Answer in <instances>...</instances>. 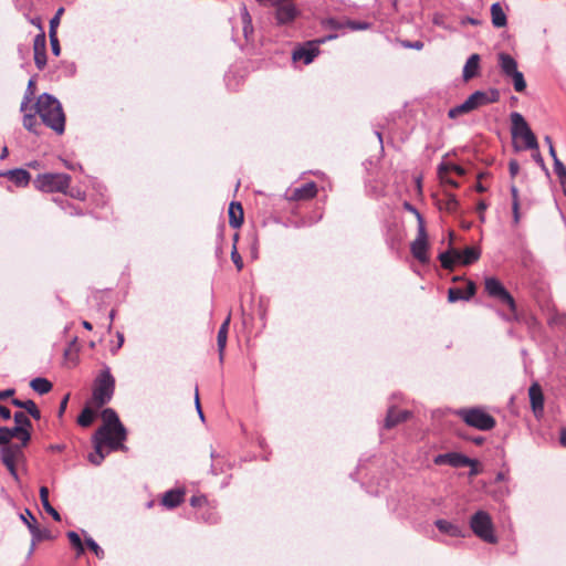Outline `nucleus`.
<instances>
[{"mask_svg": "<svg viewBox=\"0 0 566 566\" xmlns=\"http://www.w3.org/2000/svg\"><path fill=\"white\" fill-rule=\"evenodd\" d=\"M50 42H51V50H52V53H53L55 56H59V55H60V53H61V48H60V43H59L57 35H54L53 38H50Z\"/></svg>", "mask_w": 566, "mask_h": 566, "instance_id": "48", "label": "nucleus"}, {"mask_svg": "<svg viewBox=\"0 0 566 566\" xmlns=\"http://www.w3.org/2000/svg\"><path fill=\"white\" fill-rule=\"evenodd\" d=\"M511 193H512V202H518V190L516 186H511Z\"/></svg>", "mask_w": 566, "mask_h": 566, "instance_id": "63", "label": "nucleus"}, {"mask_svg": "<svg viewBox=\"0 0 566 566\" xmlns=\"http://www.w3.org/2000/svg\"><path fill=\"white\" fill-rule=\"evenodd\" d=\"M433 462L438 465L448 464L453 468H463L472 464V460L468 457L457 453V452H449V453H442L438 454Z\"/></svg>", "mask_w": 566, "mask_h": 566, "instance_id": "14", "label": "nucleus"}, {"mask_svg": "<svg viewBox=\"0 0 566 566\" xmlns=\"http://www.w3.org/2000/svg\"><path fill=\"white\" fill-rule=\"evenodd\" d=\"M500 95L496 90L475 91L468 99L472 104V108L476 109L481 106L497 102Z\"/></svg>", "mask_w": 566, "mask_h": 566, "instance_id": "15", "label": "nucleus"}, {"mask_svg": "<svg viewBox=\"0 0 566 566\" xmlns=\"http://www.w3.org/2000/svg\"><path fill=\"white\" fill-rule=\"evenodd\" d=\"M531 407L536 417L544 412V395L538 382H533L528 388Z\"/></svg>", "mask_w": 566, "mask_h": 566, "instance_id": "16", "label": "nucleus"}, {"mask_svg": "<svg viewBox=\"0 0 566 566\" xmlns=\"http://www.w3.org/2000/svg\"><path fill=\"white\" fill-rule=\"evenodd\" d=\"M115 390V378L109 367L105 366L94 381L93 402L96 407H103L113 398Z\"/></svg>", "mask_w": 566, "mask_h": 566, "instance_id": "3", "label": "nucleus"}, {"mask_svg": "<svg viewBox=\"0 0 566 566\" xmlns=\"http://www.w3.org/2000/svg\"><path fill=\"white\" fill-rule=\"evenodd\" d=\"M34 63L39 70L46 65V53H34Z\"/></svg>", "mask_w": 566, "mask_h": 566, "instance_id": "46", "label": "nucleus"}, {"mask_svg": "<svg viewBox=\"0 0 566 566\" xmlns=\"http://www.w3.org/2000/svg\"><path fill=\"white\" fill-rule=\"evenodd\" d=\"M275 9V21L277 25H291L301 14V11L291 1H282L273 4Z\"/></svg>", "mask_w": 566, "mask_h": 566, "instance_id": "11", "label": "nucleus"}, {"mask_svg": "<svg viewBox=\"0 0 566 566\" xmlns=\"http://www.w3.org/2000/svg\"><path fill=\"white\" fill-rule=\"evenodd\" d=\"M409 416L408 411H397L395 409H389L386 420H385V427L387 429L394 428L396 424L405 421L407 417Z\"/></svg>", "mask_w": 566, "mask_h": 566, "instance_id": "28", "label": "nucleus"}, {"mask_svg": "<svg viewBox=\"0 0 566 566\" xmlns=\"http://www.w3.org/2000/svg\"><path fill=\"white\" fill-rule=\"evenodd\" d=\"M36 114L42 122L61 135L65 130V115L62 105L53 95L43 93L38 97L35 103Z\"/></svg>", "mask_w": 566, "mask_h": 566, "instance_id": "2", "label": "nucleus"}, {"mask_svg": "<svg viewBox=\"0 0 566 566\" xmlns=\"http://www.w3.org/2000/svg\"><path fill=\"white\" fill-rule=\"evenodd\" d=\"M231 259H232L235 268L238 269V271H241L243 269V261H242V258H241V255L239 254V252L237 250L235 244L233 245V249L231 251Z\"/></svg>", "mask_w": 566, "mask_h": 566, "instance_id": "44", "label": "nucleus"}, {"mask_svg": "<svg viewBox=\"0 0 566 566\" xmlns=\"http://www.w3.org/2000/svg\"><path fill=\"white\" fill-rule=\"evenodd\" d=\"M520 202H512V210H513V220L514 223L517 224L520 222Z\"/></svg>", "mask_w": 566, "mask_h": 566, "instance_id": "53", "label": "nucleus"}, {"mask_svg": "<svg viewBox=\"0 0 566 566\" xmlns=\"http://www.w3.org/2000/svg\"><path fill=\"white\" fill-rule=\"evenodd\" d=\"M0 417L4 420H9L11 418V411L7 407L0 405Z\"/></svg>", "mask_w": 566, "mask_h": 566, "instance_id": "58", "label": "nucleus"}, {"mask_svg": "<svg viewBox=\"0 0 566 566\" xmlns=\"http://www.w3.org/2000/svg\"><path fill=\"white\" fill-rule=\"evenodd\" d=\"M481 256V251L476 247H468L463 251L450 249L439 254V260L442 268L452 270L458 262L463 265H469L478 261Z\"/></svg>", "mask_w": 566, "mask_h": 566, "instance_id": "4", "label": "nucleus"}, {"mask_svg": "<svg viewBox=\"0 0 566 566\" xmlns=\"http://www.w3.org/2000/svg\"><path fill=\"white\" fill-rule=\"evenodd\" d=\"M434 524L441 533L447 534L451 537H462L463 536V531L458 524H454L447 520H437L434 522Z\"/></svg>", "mask_w": 566, "mask_h": 566, "instance_id": "19", "label": "nucleus"}, {"mask_svg": "<svg viewBox=\"0 0 566 566\" xmlns=\"http://www.w3.org/2000/svg\"><path fill=\"white\" fill-rule=\"evenodd\" d=\"M485 291L491 296L496 298L502 304L509 306L511 312L515 314L516 305L513 296L503 286V284L495 277H486L484 282Z\"/></svg>", "mask_w": 566, "mask_h": 566, "instance_id": "9", "label": "nucleus"}, {"mask_svg": "<svg viewBox=\"0 0 566 566\" xmlns=\"http://www.w3.org/2000/svg\"><path fill=\"white\" fill-rule=\"evenodd\" d=\"M470 527L482 541L490 544L497 542V537L494 534L493 522L488 512L482 510L475 512L470 518Z\"/></svg>", "mask_w": 566, "mask_h": 566, "instance_id": "5", "label": "nucleus"}, {"mask_svg": "<svg viewBox=\"0 0 566 566\" xmlns=\"http://www.w3.org/2000/svg\"><path fill=\"white\" fill-rule=\"evenodd\" d=\"M23 126L29 132L38 134V130H36L38 119H36L35 114H24V116H23Z\"/></svg>", "mask_w": 566, "mask_h": 566, "instance_id": "41", "label": "nucleus"}, {"mask_svg": "<svg viewBox=\"0 0 566 566\" xmlns=\"http://www.w3.org/2000/svg\"><path fill=\"white\" fill-rule=\"evenodd\" d=\"M511 124H512V135L514 138H517L518 134L530 129L528 124L522 114L514 112L511 114Z\"/></svg>", "mask_w": 566, "mask_h": 566, "instance_id": "24", "label": "nucleus"}, {"mask_svg": "<svg viewBox=\"0 0 566 566\" xmlns=\"http://www.w3.org/2000/svg\"><path fill=\"white\" fill-rule=\"evenodd\" d=\"M474 111L472 108V104L469 102V99L467 98L462 104L455 106V107H452L448 115L450 118H457L458 116L462 115V114H467V113H470Z\"/></svg>", "mask_w": 566, "mask_h": 566, "instance_id": "35", "label": "nucleus"}, {"mask_svg": "<svg viewBox=\"0 0 566 566\" xmlns=\"http://www.w3.org/2000/svg\"><path fill=\"white\" fill-rule=\"evenodd\" d=\"M517 138H521L524 142V146L527 149H537L538 148V143L536 140L535 135L531 130V128L523 132L522 134H518Z\"/></svg>", "mask_w": 566, "mask_h": 566, "instance_id": "34", "label": "nucleus"}, {"mask_svg": "<svg viewBox=\"0 0 566 566\" xmlns=\"http://www.w3.org/2000/svg\"><path fill=\"white\" fill-rule=\"evenodd\" d=\"M405 48L415 49V50H421L423 48V43L421 41H415V42H403Z\"/></svg>", "mask_w": 566, "mask_h": 566, "instance_id": "54", "label": "nucleus"}, {"mask_svg": "<svg viewBox=\"0 0 566 566\" xmlns=\"http://www.w3.org/2000/svg\"><path fill=\"white\" fill-rule=\"evenodd\" d=\"M438 205L440 210L453 213L458 209L459 201L454 195L447 192L444 198L438 201Z\"/></svg>", "mask_w": 566, "mask_h": 566, "instance_id": "30", "label": "nucleus"}, {"mask_svg": "<svg viewBox=\"0 0 566 566\" xmlns=\"http://www.w3.org/2000/svg\"><path fill=\"white\" fill-rule=\"evenodd\" d=\"M31 97L29 94H24L23 101L21 103L20 109L21 112H24L28 107V105L31 103Z\"/></svg>", "mask_w": 566, "mask_h": 566, "instance_id": "60", "label": "nucleus"}, {"mask_svg": "<svg viewBox=\"0 0 566 566\" xmlns=\"http://www.w3.org/2000/svg\"><path fill=\"white\" fill-rule=\"evenodd\" d=\"M417 213L418 219V234L417 238L412 241L410 245V250L412 255L420 262L427 263L429 261L427 251H428V235L424 228V222L420 213Z\"/></svg>", "mask_w": 566, "mask_h": 566, "instance_id": "10", "label": "nucleus"}, {"mask_svg": "<svg viewBox=\"0 0 566 566\" xmlns=\"http://www.w3.org/2000/svg\"><path fill=\"white\" fill-rule=\"evenodd\" d=\"M70 182L71 177L61 172L42 174L33 180L34 187L44 192H65Z\"/></svg>", "mask_w": 566, "mask_h": 566, "instance_id": "6", "label": "nucleus"}, {"mask_svg": "<svg viewBox=\"0 0 566 566\" xmlns=\"http://www.w3.org/2000/svg\"><path fill=\"white\" fill-rule=\"evenodd\" d=\"M230 319H231L230 315H228V317L221 324L219 332H218L217 344H218V350L220 354V359H222V357H223V352H224V348L227 345Z\"/></svg>", "mask_w": 566, "mask_h": 566, "instance_id": "25", "label": "nucleus"}, {"mask_svg": "<svg viewBox=\"0 0 566 566\" xmlns=\"http://www.w3.org/2000/svg\"><path fill=\"white\" fill-rule=\"evenodd\" d=\"M206 502V497L202 495H195L190 499L191 506H201Z\"/></svg>", "mask_w": 566, "mask_h": 566, "instance_id": "52", "label": "nucleus"}, {"mask_svg": "<svg viewBox=\"0 0 566 566\" xmlns=\"http://www.w3.org/2000/svg\"><path fill=\"white\" fill-rule=\"evenodd\" d=\"M195 405H196V409H197V412L199 415V418L203 421L205 420V416H203V412H202V409H201V406H200L198 388H196Z\"/></svg>", "mask_w": 566, "mask_h": 566, "instance_id": "51", "label": "nucleus"}, {"mask_svg": "<svg viewBox=\"0 0 566 566\" xmlns=\"http://www.w3.org/2000/svg\"><path fill=\"white\" fill-rule=\"evenodd\" d=\"M40 500L45 512L49 513L55 521H61L60 513L51 505L49 501V489L46 486L40 488Z\"/></svg>", "mask_w": 566, "mask_h": 566, "instance_id": "29", "label": "nucleus"}, {"mask_svg": "<svg viewBox=\"0 0 566 566\" xmlns=\"http://www.w3.org/2000/svg\"><path fill=\"white\" fill-rule=\"evenodd\" d=\"M449 166L448 172L453 171L457 175H464V169L461 166L454 165V164H447Z\"/></svg>", "mask_w": 566, "mask_h": 566, "instance_id": "56", "label": "nucleus"}, {"mask_svg": "<svg viewBox=\"0 0 566 566\" xmlns=\"http://www.w3.org/2000/svg\"><path fill=\"white\" fill-rule=\"evenodd\" d=\"M18 438L22 446H27L31 439L29 430H22L20 427H1L0 428V444H11L10 441Z\"/></svg>", "mask_w": 566, "mask_h": 566, "instance_id": "13", "label": "nucleus"}, {"mask_svg": "<svg viewBox=\"0 0 566 566\" xmlns=\"http://www.w3.org/2000/svg\"><path fill=\"white\" fill-rule=\"evenodd\" d=\"M13 394H14V389H7V390H2V391H0V400H3V399L9 398V397H11Z\"/></svg>", "mask_w": 566, "mask_h": 566, "instance_id": "61", "label": "nucleus"}, {"mask_svg": "<svg viewBox=\"0 0 566 566\" xmlns=\"http://www.w3.org/2000/svg\"><path fill=\"white\" fill-rule=\"evenodd\" d=\"M243 21L245 23L244 25V34L247 35L248 34V27L251 24V18L247 11V9L244 8V13H243Z\"/></svg>", "mask_w": 566, "mask_h": 566, "instance_id": "59", "label": "nucleus"}, {"mask_svg": "<svg viewBox=\"0 0 566 566\" xmlns=\"http://www.w3.org/2000/svg\"><path fill=\"white\" fill-rule=\"evenodd\" d=\"M29 531L32 535L33 542L36 543L44 539L51 541L54 538L53 534L49 530H41L39 528L38 524H29Z\"/></svg>", "mask_w": 566, "mask_h": 566, "instance_id": "32", "label": "nucleus"}, {"mask_svg": "<svg viewBox=\"0 0 566 566\" xmlns=\"http://www.w3.org/2000/svg\"><path fill=\"white\" fill-rule=\"evenodd\" d=\"M60 24V20H57V18H52L50 20V29H49V36L50 38H53L54 35H56V29Z\"/></svg>", "mask_w": 566, "mask_h": 566, "instance_id": "49", "label": "nucleus"}, {"mask_svg": "<svg viewBox=\"0 0 566 566\" xmlns=\"http://www.w3.org/2000/svg\"><path fill=\"white\" fill-rule=\"evenodd\" d=\"M85 543L87 547L98 557L102 558L104 556V551L99 547V545L92 538L86 537Z\"/></svg>", "mask_w": 566, "mask_h": 566, "instance_id": "43", "label": "nucleus"}, {"mask_svg": "<svg viewBox=\"0 0 566 566\" xmlns=\"http://www.w3.org/2000/svg\"><path fill=\"white\" fill-rule=\"evenodd\" d=\"M448 169H449L448 165L441 164L439 166L438 172H439V177H440L441 182L448 184V185H450L453 188L459 187V184L455 180H453L452 178L447 176Z\"/></svg>", "mask_w": 566, "mask_h": 566, "instance_id": "39", "label": "nucleus"}, {"mask_svg": "<svg viewBox=\"0 0 566 566\" xmlns=\"http://www.w3.org/2000/svg\"><path fill=\"white\" fill-rule=\"evenodd\" d=\"M485 209H486V205H485V202L480 201V202L478 203V211L480 212V219H481V221H484V214H483V212H484V210H485Z\"/></svg>", "mask_w": 566, "mask_h": 566, "instance_id": "62", "label": "nucleus"}, {"mask_svg": "<svg viewBox=\"0 0 566 566\" xmlns=\"http://www.w3.org/2000/svg\"><path fill=\"white\" fill-rule=\"evenodd\" d=\"M13 419L15 422L14 427H20L22 430H29L32 427L29 417L22 411L15 412Z\"/></svg>", "mask_w": 566, "mask_h": 566, "instance_id": "38", "label": "nucleus"}, {"mask_svg": "<svg viewBox=\"0 0 566 566\" xmlns=\"http://www.w3.org/2000/svg\"><path fill=\"white\" fill-rule=\"evenodd\" d=\"M499 66L506 77L517 71V62L510 54L503 52L499 54Z\"/></svg>", "mask_w": 566, "mask_h": 566, "instance_id": "21", "label": "nucleus"}, {"mask_svg": "<svg viewBox=\"0 0 566 566\" xmlns=\"http://www.w3.org/2000/svg\"><path fill=\"white\" fill-rule=\"evenodd\" d=\"M475 293V284L472 281L467 282V287H451L448 291V300L451 303H454L460 300L468 301Z\"/></svg>", "mask_w": 566, "mask_h": 566, "instance_id": "17", "label": "nucleus"}, {"mask_svg": "<svg viewBox=\"0 0 566 566\" xmlns=\"http://www.w3.org/2000/svg\"><path fill=\"white\" fill-rule=\"evenodd\" d=\"M2 448L0 450L1 461L10 472L11 476L19 481V475L17 471V463L23 457V448L22 443H13V444H1Z\"/></svg>", "mask_w": 566, "mask_h": 566, "instance_id": "8", "label": "nucleus"}, {"mask_svg": "<svg viewBox=\"0 0 566 566\" xmlns=\"http://www.w3.org/2000/svg\"><path fill=\"white\" fill-rule=\"evenodd\" d=\"M316 192H317L316 184L311 181V182L303 185L300 188L293 189L289 195V199L290 200H306V199H311V198L315 197Z\"/></svg>", "mask_w": 566, "mask_h": 566, "instance_id": "18", "label": "nucleus"}, {"mask_svg": "<svg viewBox=\"0 0 566 566\" xmlns=\"http://www.w3.org/2000/svg\"><path fill=\"white\" fill-rule=\"evenodd\" d=\"M20 518L27 525L28 528L29 524H36V518L28 509L25 510V514H20Z\"/></svg>", "mask_w": 566, "mask_h": 566, "instance_id": "45", "label": "nucleus"}, {"mask_svg": "<svg viewBox=\"0 0 566 566\" xmlns=\"http://www.w3.org/2000/svg\"><path fill=\"white\" fill-rule=\"evenodd\" d=\"M457 415L470 427L488 431L495 427V419L481 408L460 409Z\"/></svg>", "mask_w": 566, "mask_h": 566, "instance_id": "7", "label": "nucleus"}, {"mask_svg": "<svg viewBox=\"0 0 566 566\" xmlns=\"http://www.w3.org/2000/svg\"><path fill=\"white\" fill-rule=\"evenodd\" d=\"M102 419L103 426L98 428L93 438L95 451L88 454V461L94 465H99L105 459L104 446H107L111 450L124 449L123 442L127 438L126 428L114 409H104Z\"/></svg>", "mask_w": 566, "mask_h": 566, "instance_id": "1", "label": "nucleus"}, {"mask_svg": "<svg viewBox=\"0 0 566 566\" xmlns=\"http://www.w3.org/2000/svg\"><path fill=\"white\" fill-rule=\"evenodd\" d=\"M563 192L566 195V174L558 177Z\"/></svg>", "mask_w": 566, "mask_h": 566, "instance_id": "64", "label": "nucleus"}, {"mask_svg": "<svg viewBox=\"0 0 566 566\" xmlns=\"http://www.w3.org/2000/svg\"><path fill=\"white\" fill-rule=\"evenodd\" d=\"M6 176L19 187L27 186L30 181V174L25 169L9 170Z\"/></svg>", "mask_w": 566, "mask_h": 566, "instance_id": "27", "label": "nucleus"}, {"mask_svg": "<svg viewBox=\"0 0 566 566\" xmlns=\"http://www.w3.org/2000/svg\"><path fill=\"white\" fill-rule=\"evenodd\" d=\"M348 25L352 30H366L369 27V24L366 22H356V21H349Z\"/></svg>", "mask_w": 566, "mask_h": 566, "instance_id": "50", "label": "nucleus"}, {"mask_svg": "<svg viewBox=\"0 0 566 566\" xmlns=\"http://www.w3.org/2000/svg\"><path fill=\"white\" fill-rule=\"evenodd\" d=\"M46 50V39L44 32H41L35 35L33 41V51L34 53H45Z\"/></svg>", "mask_w": 566, "mask_h": 566, "instance_id": "40", "label": "nucleus"}, {"mask_svg": "<svg viewBox=\"0 0 566 566\" xmlns=\"http://www.w3.org/2000/svg\"><path fill=\"white\" fill-rule=\"evenodd\" d=\"M479 65H480V55L479 54L470 55V57L467 60L464 67H463L464 81H469L476 75Z\"/></svg>", "mask_w": 566, "mask_h": 566, "instance_id": "23", "label": "nucleus"}, {"mask_svg": "<svg viewBox=\"0 0 566 566\" xmlns=\"http://www.w3.org/2000/svg\"><path fill=\"white\" fill-rule=\"evenodd\" d=\"M31 388L40 395L48 394L52 389V384L42 377H38L31 380Z\"/></svg>", "mask_w": 566, "mask_h": 566, "instance_id": "33", "label": "nucleus"}, {"mask_svg": "<svg viewBox=\"0 0 566 566\" xmlns=\"http://www.w3.org/2000/svg\"><path fill=\"white\" fill-rule=\"evenodd\" d=\"M69 395L64 396V398L62 399L61 403H60V408H59V417H62L63 413L65 412V409H66V406H67V401H69Z\"/></svg>", "mask_w": 566, "mask_h": 566, "instance_id": "57", "label": "nucleus"}, {"mask_svg": "<svg viewBox=\"0 0 566 566\" xmlns=\"http://www.w3.org/2000/svg\"><path fill=\"white\" fill-rule=\"evenodd\" d=\"M66 535H67V538L70 539L71 544L76 548L77 555L78 556L82 555L84 553V546L82 544L80 535L74 531L67 532Z\"/></svg>", "mask_w": 566, "mask_h": 566, "instance_id": "42", "label": "nucleus"}, {"mask_svg": "<svg viewBox=\"0 0 566 566\" xmlns=\"http://www.w3.org/2000/svg\"><path fill=\"white\" fill-rule=\"evenodd\" d=\"M243 222V208L240 202L232 201L229 206V224L237 229Z\"/></svg>", "mask_w": 566, "mask_h": 566, "instance_id": "20", "label": "nucleus"}, {"mask_svg": "<svg viewBox=\"0 0 566 566\" xmlns=\"http://www.w3.org/2000/svg\"><path fill=\"white\" fill-rule=\"evenodd\" d=\"M336 35H328L327 38L317 40L315 42H308L306 46H302L296 49L293 52V60L300 61L302 60L305 64H310L313 62L315 56L318 54V48L317 44L324 43L326 40L335 39Z\"/></svg>", "mask_w": 566, "mask_h": 566, "instance_id": "12", "label": "nucleus"}, {"mask_svg": "<svg viewBox=\"0 0 566 566\" xmlns=\"http://www.w3.org/2000/svg\"><path fill=\"white\" fill-rule=\"evenodd\" d=\"M492 23L496 28L506 25V15L501 8L500 3H493L491 7Z\"/></svg>", "mask_w": 566, "mask_h": 566, "instance_id": "31", "label": "nucleus"}, {"mask_svg": "<svg viewBox=\"0 0 566 566\" xmlns=\"http://www.w3.org/2000/svg\"><path fill=\"white\" fill-rule=\"evenodd\" d=\"M554 171L557 177L566 174V167L558 158H555L554 160Z\"/></svg>", "mask_w": 566, "mask_h": 566, "instance_id": "47", "label": "nucleus"}, {"mask_svg": "<svg viewBox=\"0 0 566 566\" xmlns=\"http://www.w3.org/2000/svg\"><path fill=\"white\" fill-rule=\"evenodd\" d=\"M184 495L181 490H169L164 494L161 504L167 509H175L184 501Z\"/></svg>", "mask_w": 566, "mask_h": 566, "instance_id": "22", "label": "nucleus"}, {"mask_svg": "<svg viewBox=\"0 0 566 566\" xmlns=\"http://www.w3.org/2000/svg\"><path fill=\"white\" fill-rule=\"evenodd\" d=\"M509 78L512 80L513 82V85H514V90L516 92H523L525 91L526 88V82H525V78H524V75L522 72H520L518 70L516 72H514L513 74H511L509 76Z\"/></svg>", "mask_w": 566, "mask_h": 566, "instance_id": "36", "label": "nucleus"}, {"mask_svg": "<svg viewBox=\"0 0 566 566\" xmlns=\"http://www.w3.org/2000/svg\"><path fill=\"white\" fill-rule=\"evenodd\" d=\"M509 168L512 177H515L518 174L520 166L516 160H511L509 164Z\"/></svg>", "mask_w": 566, "mask_h": 566, "instance_id": "55", "label": "nucleus"}, {"mask_svg": "<svg viewBox=\"0 0 566 566\" xmlns=\"http://www.w3.org/2000/svg\"><path fill=\"white\" fill-rule=\"evenodd\" d=\"M11 403L18 408H22L27 410V412L34 419L39 420L41 418V412L39 408L36 407L35 402L33 400H20L17 398H13L11 400Z\"/></svg>", "mask_w": 566, "mask_h": 566, "instance_id": "26", "label": "nucleus"}, {"mask_svg": "<svg viewBox=\"0 0 566 566\" xmlns=\"http://www.w3.org/2000/svg\"><path fill=\"white\" fill-rule=\"evenodd\" d=\"M94 416V411L91 408L85 407L77 418V423L82 427H88L93 422Z\"/></svg>", "mask_w": 566, "mask_h": 566, "instance_id": "37", "label": "nucleus"}]
</instances>
